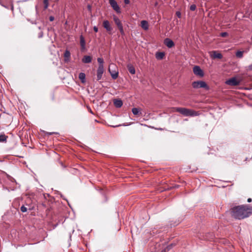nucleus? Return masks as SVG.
<instances>
[{
	"mask_svg": "<svg viewBox=\"0 0 252 252\" xmlns=\"http://www.w3.org/2000/svg\"><path fill=\"white\" fill-rule=\"evenodd\" d=\"M94 30L95 32H98V28L96 26H94Z\"/></svg>",
	"mask_w": 252,
	"mask_h": 252,
	"instance_id": "35",
	"label": "nucleus"
},
{
	"mask_svg": "<svg viewBox=\"0 0 252 252\" xmlns=\"http://www.w3.org/2000/svg\"><path fill=\"white\" fill-rule=\"evenodd\" d=\"M64 61L68 62L69 61L70 57V53L69 50H66L64 53Z\"/></svg>",
	"mask_w": 252,
	"mask_h": 252,
	"instance_id": "14",
	"label": "nucleus"
},
{
	"mask_svg": "<svg viewBox=\"0 0 252 252\" xmlns=\"http://www.w3.org/2000/svg\"><path fill=\"white\" fill-rule=\"evenodd\" d=\"M113 20L115 22V23L117 26L118 28L123 26V24L121 23V21L117 16H114Z\"/></svg>",
	"mask_w": 252,
	"mask_h": 252,
	"instance_id": "13",
	"label": "nucleus"
},
{
	"mask_svg": "<svg viewBox=\"0 0 252 252\" xmlns=\"http://www.w3.org/2000/svg\"><path fill=\"white\" fill-rule=\"evenodd\" d=\"M252 214V207L248 205L237 206L231 209L232 217L237 220H242L248 218Z\"/></svg>",
	"mask_w": 252,
	"mask_h": 252,
	"instance_id": "1",
	"label": "nucleus"
},
{
	"mask_svg": "<svg viewBox=\"0 0 252 252\" xmlns=\"http://www.w3.org/2000/svg\"><path fill=\"white\" fill-rule=\"evenodd\" d=\"M43 35V32H40L39 33L38 36L39 38H41V37H42Z\"/></svg>",
	"mask_w": 252,
	"mask_h": 252,
	"instance_id": "32",
	"label": "nucleus"
},
{
	"mask_svg": "<svg viewBox=\"0 0 252 252\" xmlns=\"http://www.w3.org/2000/svg\"><path fill=\"white\" fill-rule=\"evenodd\" d=\"M7 137L4 134L0 135V142L6 141Z\"/></svg>",
	"mask_w": 252,
	"mask_h": 252,
	"instance_id": "25",
	"label": "nucleus"
},
{
	"mask_svg": "<svg viewBox=\"0 0 252 252\" xmlns=\"http://www.w3.org/2000/svg\"><path fill=\"white\" fill-rule=\"evenodd\" d=\"M97 61L99 63L98 66L104 67V66H103L104 61H103V59L102 58H98L97 59Z\"/></svg>",
	"mask_w": 252,
	"mask_h": 252,
	"instance_id": "23",
	"label": "nucleus"
},
{
	"mask_svg": "<svg viewBox=\"0 0 252 252\" xmlns=\"http://www.w3.org/2000/svg\"><path fill=\"white\" fill-rule=\"evenodd\" d=\"M226 84L230 86H237L240 84V81L236 78L233 77L226 81Z\"/></svg>",
	"mask_w": 252,
	"mask_h": 252,
	"instance_id": "7",
	"label": "nucleus"
},
{
	"mask_svg": "<svg viewBox=\"0 0 252 252\" xmlns=\"http://www.w3.org/2000/svg\"><path fill=\"white\" fill-rule=\"evenodd\" d=\"M141 27L145 30H147L149 29V25L147 21L143 20L141 22Z\"/></svg>",
	"mask_w": 252,
	"mask_h": 252,
	"instance_id": "16",
	"label": "nucleus"
},
{
	"mask_svg": "<svg viewBox=\"0 0 252 252\" xmlns=\"http://www.w3.org/2000/svg\"><path fill=\"white\" fill-rule=\"evenodd\" d=\"M220 35L221 37H225L228 35V33L226 32H221Z\"/></svg>",
	"mask_w": 252,
	"mask_h": 252,
	"instance_id": "30",
	"label": "nucleus"
},
{
	"mask_svg": "<svg viewBox=\"0 0 252 252\" xmlns=\"http://www.w3.org/2000/svg\"><path fill=\"white\" fill-rule=\"evenodd\" d=\"M132 113L133 114V115H139L140 113H141L140 112V110L139 108H133L132 109Z\"/></svg>",
	"mask_w": 252,
	"mask_h": 252,
	"instance_id": "21",
	"label": "nucleus"
},
{
	"mask_svg": "<svg viewBox=\"0 0 252 252\" xmlns=\"http://www.w3.org/2000/svg\"><path fill=\"white\" fill-rule=\"evenodd\" d=\"M196 8V6L195 4H192L190 6L189 9L191 11H194Z\"/></svg>",
	"mask_w": 252,
	"mask_h": 252,
	"instance_id": "27",
	"label": "nucleus"
},
{
	"mask_svg": "<svg viewBox=\"0 0 252 252\" xmlns=\"http://www.w3.org/2000/svg\"><path fill=\"white\" fill-rule=\"evenodd\" d=\"M118 28H119V29L120 30V32L121 34L124 35L125 34V32H124V29H123V26H122V27H119Z\"/></svg>",
	"mask_w": 252,
	"mask_h": 252,
	"instance_id": "29",
	"label": "nucleus"
},
{
	"mask_svg": "<svg viewBox=\"0 0 252 252\" xmlns=\"http://www.w3.org/2000/svg\"><path fill=\"white\" fill-rule=\"evenodd\" d=\"M79 78L81 82L84 83L86 82V75L84 73L81 72L79 74Z\"/></svg>",
	"mask_w": 252,
	"mask_h": 252,
	"instance_id": "18",
	"label": "nucleus"
},
{
	"mask_svg": "<svg viewBox=\"0 0 252 252\" xmlns=\"http://www.w3.org/2000/svg\"><path fill=\"white\" fill-rule=\"evenodd\" d=\"M176 15L179 18L181 17V13L180 11H177L176 12Z\"/></svg>",
	"mask_w": 252,
	"mask_h": 252,
	"instance_id": "31",
	"label": "nucleus"
},
{
	"mask_svg": "<svg viewBox=\"0 0 252 252\" xmlns=\"http://www.w3.org/2000/svg\"><path fill=\"white\" fill-rule=\"evenodd\" d=\"M192 86L194 89L204 88L206 90L209 89V87L203 81H194L192 83Z\"/></svg>",
	"mask_w": 252,
	"mask_h": 252,
	"instance_id": "4",
	"label": "nucleus"
},
{
	"mask_svg": "<svg viewBox=\"0 0 252 252\" xmlns=\"http://www.w3.org/2000/svg\"><path fill=\"white\" fill-rule=\"evenodd\" d=\"M164 44L169 48H171L175 45L174 42L168 38H166L164 39Z\"/></svg>",
	"mask_w": 252,
	"mask_h": 252,
	"instance_id": "8",
	"label": "nucleus"
},
{
	"mask_svg": "<svg viewBox=\"0 0 252 252\" xmlns=\"http://www.w3.org/2000/svg\"><path fill=\"white\" fill-rule=\"evenodd\" d=\"M109 3L113 9L118 13H121L120 8L117 2L115 0H109Z\"/></svg>",
	"mask_w": 252,
	"mask_h": 252,
	"instance_id": "6",
	"label": "nucleus"
},
{
	"mask_svg": "<svg viewBox=\"0 0 252 252\" xmlns=\"http://www.w3.org/2000/svg\"><path fill=\"white\" fill-rule=\"evenodd\" d=\"M21 211L23 212V213H25L26 212H27V208L24 206V205H23L22 206H21Z\"/></svg>",
	"mask_w": 252,
	"mask_h": 252,
	"instance_id": "28",
	"label": "nucleus"
},
{
	"mask_svg": "<svg viewBox=\"0 0 252 252\" xmlns=\"http://www.w3.org/2000/svg\"><path fill=\"white\" fill-rule=\"evenodd\" d=\"M252 199H251V198H248V200H247V201H248V202H249V203H250V202H252Z\"/></svg>",
	"mask_w": 252,
	"mask_h": 252,
	"instance_id": "37",
	"label": "nucleus"
},
{
	"mask_svg": "<svg viewBox=\"0 0 252 252\" xmlns=\"http://www.w3.org/2000/svg\"><path fill=\"white\" fill-rule=\"evenodd\" d=\"M165 54L163 52H157L156 54V58L158 60H161L164 57Z\"/></svg>",
	"mask_w": 252,
	"mask_h": 252,
	"instance_id": "19",
	"label": "nucleus"
},
{
	"mask_svg": "<svg viewBox=\"0 0 252 252\" xmlns=\"http://www.w3.org/2000/svg\"><path fill=\"white\" fill-rule=\"evenodd\" d=\"M236 56L238 58H242L243 56V52L241 51H238L236 53Z\"/></svg>",
	"mask_w": 252,
	"mask_h": 252,
	"instance_id": "24",
	"label": "nucleus"
},
{
	"mask_svg": "<svg viewBox=\"0 0 252 252\" xmlns=\"http://www.w3.org/2000/svg\"><path fill=\"white\" fill-rule=\"evenodd\" d=\"M114 104L117 108H120L123 105V101L121 99L114 100Z\"/></svg>",
	"mask_w": 252,
	"mask_h": 252,
	"instance_id": "12",
	"label": "nucleus"
},
{
	"mask_svg": "<svg viewBox=\"0 0 252 252\" xmlns=\"http://www.w3.org/2000/svg\"><path fill=\"white\" fill-rule=\"evenodd\" d=\"M167 251V249H166L165 248L164 250H162L161 252H166Z\"/></svg>",
	"mask_w": 252,
	"mask_h": 252,
	"instance_id": "39",
	"label": "nucleus"
},
{
	"mask_svg": "<svg viewBox=\"0 0 252 252\" xmlns=\"http://www.w3.org/2000/svg\"><path fill=\"white\" fill-rule=\"evenodd\" d=\"M35 9H36V12H37V6L35 7Z\"/></svg>",
	"mask_w": 252,
	"mask_h": 252,
	"instance_id": "41",
	"label": "nucleus"
},
{
	"mask_svg": "<svg viewBox=\"0 0 252 252\" xmlns=\"http://www.w3.org/2000/svg\"><path fill=\"white\" fill-rule=\"evenodd\" d=\"M127 69H128L129 72L131 74H134L135 73V68L132 64H127Z\"/></svg>",
	"mask_w": 252,
	"mask_h": 252,
	"instance_id": "17",
	"label": "nucleus"
},
{
	"mask_svg": "<svg viewBox=\"0 0 252 252\" xmlns=\"http://www.w3.org/2000/svg\"><path fill=\"white\" fill-rule=\"evenodd\" d=\"M211 57L212 59H221L222 58V56L220 53H219L216 51H212V54L211 55Z\"/></svg>",
	"mask_w": 252,
	"mask_h": 252,
	"instance_id": "10",
	"label": "nucleus"
},
{
	"mask_svg": "<svg viewBox=\"0 0 252 252\" xmlns=\"http://www.w3.org/2000/svg\"><path fill=\"white\" fill-rule=\"evenodd\" d=\"M104 72V67L98 66L97 69V80H99L102 78Z\"/></svg>",
	"mask_w": 252,
	"mask_h": 252,
	"instance_id": "9",
	"label": "nucleus"
},
{
	"mask_svg": "<svg viewBox=\"0 0 252 252\" xmlns=\"http://www.w3.org/2000/svg\"><path fill=\"white\" fill-rule=\"evenodd\" d=\"M43 3L44 10L47 9L49 5V0H43Z\"/></svg>",
	"mask_w": 252,
	"mask_h": 252,
	"instance_id": "22",
	"label": "nucleus"
},
{
	"mask_svg": "<svg viewBox=\"0 0 252 252\" xmlns=\"http://www.w3.org/2000/svg\"><path fill=\"white\" fill-rule=\"evenodd\" d=\"M124 2L126 4H128L130 3L129 0H124Z\"/></svg>",
	"mask_w": 252,
	"mask_h": 252,
	"instance_id": "34",
	"label": "nucleus"
},
{
	"mask_svg": "<svg viewBox=\"0 0 252 252\" xmlns=\"http://www.w3.org/2000/svg\"><path fill=\"white\" fill-rule=\"evenodd\" d=\"M80 44L82 48L84 49L85 47V41L82 35L80 36Z\"/></svg>",
	"mask_w": 252,
	"mask_h": 252,
	"instance_id": "20",
	"label": "nucleus"
},
{
	"mask_svg": "<svg viewBox=\"0 0 252 252\" xmlns=\"http://www.w3.org/2000/svg\"><path fill=\"white\" fill-rule=\"evenodd\" d=\"M54 133H56V134L57 133L56 132H49V133H48L47 134L48 135H51V134H54Z\"/></svg>",
	"mask_w": 252,
	"mask_h": 252,
	"instance_id": "38",
	"label": "nucleus"
},
{
	"mask_svg": "<svg viewBox=\"0 0 252 252\" xmlns=\"http://www.w3.org/2000/svg\"><path fill=\"white\" fill-rule=\"evenodd\" d=\"M88 8H89V9H91V6H90V5H89L88 6Z\"/></svg>",
	"mask_w": 252,
	"mask_h": 252,
	"instance_id": "40",
	"label": "nucleus"
},
{
	"mask_svg": "<svg viewBox=\"0 0 252 252\" xmlns=\"http://www.w3.org/2000/svg\"><path fill=\"white\" fill-rule=\"evenodd\" d=\"M193 72L195 75L198 76L200 77H202L204 76V72L203 70L201 69L200 66L198 65H195L193 67Z\"/></svg>",
	"mask_w": 252,
	"mask_h": 252,
	"instance_id": "5",
	"label": "nucleus"
},
{
	"mask_svg": "<svg viewBox=\"0 0 252 252\" xmlns=\"http://www.w3.org/2000/svg\"><path fill=\"white\" fill-rule=\"evenodd\" d=\"M82 62L86 63H90L92 62V57L90 56H85L82 59Z\"/></svg>",
	"mask_w": 252,
	"mask_h": 252,
	"instance_id": "15",
	"label": "nucleus"
},
{
	"mask_svg": "<svg viewBox=\"0 0 252 252\" xmlns=\"http://www.w3.org/2000/svg\"><path fill=\"white\" fill-rule=\"evenodd\" d=\"M108 70L113 79H116L118 78L119 72L115 64L111 63L109 65Z\"/></svg>",
	"mask_w": 252,
	"mask_h": 252,
	"instance_id": "3",
	"label": "nucleus"
},
{
	"mask_svg": "<svg viewBox=\"0 0 252 252\" xmlns=\"http://www.w3.org/2000/svg\"><path fill=\"white\" fill-rule=\"evenodd\" d=\"M175 244L172 243L170 244L169 245L167 246L166 248V249H167V251H169L170 249H171L173 247L175 246Z\"/></svg>",
	"mask_w": 252,
	"mask_h": 252,
	"instance_id": "26",
	"label": "nucleus"
},
{
	"mask_svg": "<svg viewBox=\"0 0 252 252\" xmlns=\"http://www.w3.org/2000/svg\"><path fill=\"white\" fill-rule=\"evenodd\" d=\"M103 26L107 32H110L112 30L110 26V23L108 20H104L103 22Z\"/></svg>",
	"mask_w": 252,
	"mask_h": 252,
	"instance_id": "11",
	"label": "nucleus"
},
{
	"mask_svg": "<svg viewBox=\"0 0 252 252\" xmlns=\"http://www.w3.org/2000/svg\"><path fill=\"white\" fill-rule=\"evenodd\" d=\"M175 111L180 113L184 116L193 117L199 115V113L192 109H188L184 107H175Z\"/></svg>",
	"mask_w": 252,
	"mask_h": 252,
	"instance_id": "2",
	"label": "nucleus"
},
{
	"mask_svg": "<svg viewBox=\"0 0 252 252\" xmlns=\"http://www.w3.org/2000/svg\"><path fill=\"white\" fill-rule=\"evenodd\" d=\"M248 68L250 70H252V64L248 66Z\"/></svg>",
	"mask_w": 252,
	"mask_h": 252,
	"instance_id": "36",
	"label": "nucleus"
},
{
	"mask_svg": "<svg viewBox=\"0 0 252 252\" xmlns=\"http://www.w3.org/2000/svg\"><path fill=\"white\" fill-rule=\"evenodd\" d=\"M54 17L53 16H50L49 17V20L50 21H54Z\"/></svg>",
	"mask_w": 252,
	"mask_h": 252,
	"instance_id": "33",
	"label": "nucleus"
}]
</instances>
